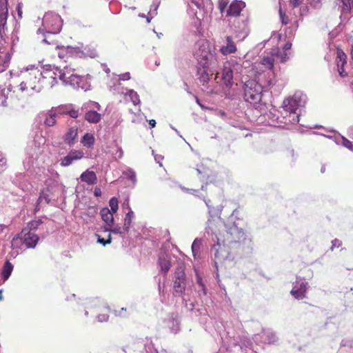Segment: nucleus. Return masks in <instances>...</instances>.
I'll use <instances>...</instances> for the list:
<instances>
[{"instance_id": "obj_58", "label": "nucleus", "mask_w": 353, "mask_h": 353, "mask_svg": "<svg viewBox=\"0 0 353 353\" xmlns=\"http://www.w3.org/2000/svg\"><path fill=\"white\" fill-rule=\"evenodd\" d=\"M108 319V316H103V320L105 321Z\"/></svg>"}, {"instance_id": "obj_19", "label": "nucleus", "mask_w": 353, "mask_h": 353, "mask_svg": "<svg viewBox=\"0 0 353 353\" xmlns=\"http://www.w3.org/2000/svg\"><path fill=\"white\" fill-rule=\"evenodd\" d=\"M225 40L226 45L221 47V53L223 55H228L236 52L237 48L235 43L233 41L232 38L230 36H227Z\"/></svg>"}, {"instance_id": "obj_20", "label": "nucleus", "mask_w": 353, "mask_h": 353, "mask_svg": "<svg viewBox=\"0 0 353 353\" xmlns=\"http://www.w3.org/2000/svg\"><path fill=\"white\" fill-rule=\"evenodd\" d=\"M80 179L81 181L86 183L88 185H94L97 182V176L95 172L88 170L81 174Z\"/></svg>"}, {"instance_id": "obj_49", "label": "nucleus", "mask_w": 353, "mask_h": 353, "mask_svg": "<svg viewBox=\"0 0 353 353\" xmlns=\"http://www.w3.org/2000/svg\"><path fill=\"white\" fill-rule=\"evenodd\" d=\"M130 73L123 74L121 77V79L123 81L128 80V79H130Z\"/></svg>"}, {"instance_id": "obj_41", "label": "nucleus", "mask_w": 353, "mask_h": 353, "mask_svg": "<svg viewBox=\"0 0 353 353\" xmlns=\"http://www.w3.org/2000/svg\"><path fill=\"white\" fill-rule=\"evenodd\" d=\"M106 231H110L111 232H113L114 234H121L123 233L122 229L120 227H116L112 230H110V228H105Z\"/></svg>"}, {"instance_id": "obj_27", "label": "nucleus", "mask_w": 353, "mask_h": 353, "mask_svg": "<svg viewBox=\"0 0 353 353\" xmlns=\"http://www.w3.org/2000/svg\"><path fill=\"white\" fill-rule=\"evenodd\" d=\"M94 137L90 133H85L81 140V144L87 148H92L94 145Z\"/></svg>"}, {"instance_id": "obj_5", "label": "nucleus", "mask_w": 353, "mask_h": 353, "mask_svg": "<svg viewBox=\"0 0 353 353\" xmlns=\"http://www.w3.org/2000/svg\"><path fill=\"white\" fill-rule=\"evenodd\" d=\"M263 87L255 80H249L244 85V99L247 102L256 104L262 98Z\"/></svg>"}, {"instance_id": "obj_31", "label": "nucleus", "mask_w": 353, "mask_h": 353, "mask_svg": "<svg viewBox=\"0 0 353 353\" xmlns=\"http://www.w3.org/2000/svg\"><path fill=\"white\" fill-rule=\"evenodd\" d=\"M342 3L341 10L343 13H350L353 9V0H341Z\"/></svg>"}, {"instance_id": "obj_59", "label": "nucleus", "mask_w": 353, "mask_h": 353, "mask_svg": "<svg viewBox=\"0 0 353 353\" xmlns=\"http://www.w3.org/2000/svg\"><path fill=\"white\" fill-rule=\"evenodd\" d=\"M2 299V294H1V292H0V301Z\"/></svg>"}, {"instance_id": "obj_21", "label": "nucleus", "mask_w": 353, "mask_h": 353, "mask_svg": "<svg viewBox=\"0 0 353 353\" xmlns=\"http://www.w3.org/2000/svg\"><path fill=\"white\" fill-rule=\"evenodd\" d=\"M102 220L105 223L108 228H111L114 224L113 212L108 208H104L100 212Z\"/></svg>"}, {"instance_id": "obj_18", "label": "nucleus", "mask_w": 353, "mask_h": 353, "mask_svg": "<svg viewBox=\"0 0 353 353\" xmlns=\"http://www.w3.org/2000/svg\"><path fill=\"white\" fill-rule=\"evenodd\" d=\"M245 7V3L241 1H234L231 3L227 10L228 17H236L240 15L242 9Z\"/></svg>"}, {"instance_id": "obj_47", "label": "nucleus", "mask_w": 353, "mask_h": 353, "mask_svg": "<svg viewBox=\"0 0 353 353\" xmlns=\"http://www.w3.org/2000/svg\"><path fill=\"white\" fill-rule=\"evenodd\" d=\"M128 177L130 180H132L134 182L136 181V174L134 172H130Z\"/></svg>"}, {"instance_id": "obj_16", "label": "nucleus", "mask_w": 353, "mask_h": 353, "mask_svg": "<svg viewBox=\"0 0 353 353\" xmlns=\"http://www.w3.org/2000/svg\"><path fill=\"white\" fill-rule=\"evenodd\" d=\"M44 74L46 75L48 78V80L46 79L47 82H50L52 80H54V82H53V85H54L57 83V79L59 78V72H67V70H65V65L63 67V69H60L57 67H52L51 65H46L44 68Z\"/></svg>"}, {"instance_id": "obj_56", "label": "nucleus", "mask_w": 353, "mask_h": 353, "mask_svg": "<svg viewBox=\"0 0 353 353\" xmlns=\"http://www.w3.org/2000/svg\"><path fill=\"white\" fill-rule=\"evenodd\" d=\"M189 190L190 191V192H191L192 194H194V192H196V190H192H192Z\"/></svg>"}, {"instance_id": "obj_37", "label": "nucleus", "mask_w": 353, "mask_h": 353, "mask_svg": "<svg viewBox=\"0 0 353 353\" xmlns=\"http://www.w3.org/2000/svg\"><path fill=\"white\" fill-rule=\"evenodd\" d=\"M279 17L283 25H287L289 23V18L286 15V14L282 10L281 8H279Z\"/></svg>"}, {"instance_id": "obj_38", "label": "nucleus", "mask_w": 353, "mask_h": 353, "mask_svg": "<svg viewBox=\"0 0 353 353\" xmlns=\"http://www.w3.org/2000/svg\"><path fill=\"white\" fill-rule=\"evenodd\" d=\"M228 0H219L218 8L223 13L228 5Z\"/></svg>"}, {"instance_id": "obj_43", "label": "nucleus", "mask_w": 353, "mask_h": 353, "mask_svg": "<svg viewBox=\"0 0 353 353\" xmlns=\"http://www.w3.org/2000/svg\"><path fill=\"white\" fill-rule=\"evenodd\" d=\"M21 7L22 6H21V3H19L17 7V13H18V16L19 18L22 17V8Z\"/></svg>"}, {"instance_id": "obj_54", "label": "nucleus", "mask_w": 353, "mask_h": 353, "mask_svg": "<svg viewBox=\"0 0 353 353\" xmlns=\"http://www.w3.org/2000/svg\"><path fill=\"white\" fill-rule=\"evenodd\" d=\"M286 57H287V54H286V53H284V54H283V57H282V58H281V62H284V61H285V60H286Z\"/></svg>"}, {"instance_id": "obj_57", "label": "nucleus", "mask_w": 353, "mask_h": 353, "mask_svg": "<svg viewBox=\"0 0 353 353\" xmlns=\"http://www.w3.org/2000/svg\"><path fill=\"white\" fill-rule=\"evenodd\" d=\"M146 20L148 23L150 22V19L149 17H146Z\"/></svg>"}, {"instance_id": "obj_12", "label": "nucleus", "mask_w": 353, "mask_h": 353, "mask_svg": "<svg viewBox=\"0 0 353 353\" xmlns=\"http://www.w3.org/2000/svg\"><path fill=\"white\" fill-rule=\"evenodd\" d=\"M8 0H0V35L3 37L7 30V19L8 17Z\"/></svg>"}, {"instance_id": "obj_25", "label": "nucleus", "mask_w": 353, "mask_h": 353, "mask_svg": "<svg viewBox=\"0 0 353 353\" xmlns=\"http://www.w3.org/2000/svg\"><path fill=\"white\" fill-rule=\"evenodd\" d=\"M84 119L88 123H98L101 120V116L94 110H90L85 114Z\"/></svg>"}, {"instance_id": "obj_6", "label": "nucleus", "mask_w": 353, "mask_h": 353, "mask_svg": "<svg viewBox=\"0 0 353 353\" xmlns=\"http://www.w3.org/2000/svg\"><path fill=\"white\" fill-rule=\"evenodd\" d=\"M196 46L197 48L194 52V57L199 65L203 68H207L209 65V62L214 57L210 50L209 42L202 39L196 43Z\"/></svg>"}, {"instance_id": "obj_48", "label": "nucleus", "mask_w": 353, "mask_h": 353, "mask_svg": "<svg viewBox=\"0 0 353 353\" xmlns=\"http://www.w3.org/2000/svg\"><path fill=\"white\" fill-rule=\"evenodd\" d=\"M291 48H292V43L290 42H287V43H285V45L283 46V50H288Z\"/></svg>"}, {"instance_id": "obj_22", "label": "nucleus", "mask_w": 353, "mask_h": 353, "mask_svg": "<svg viewBox=\"0 0 353 353\" xmlns=\"http://www.w3.org/2000/svg\"><path fill=\"white\" fill-rule=\"evenodd\" d=\"M222 80L226 85H230L232 84L233 71L230 66H223L222 70Z\"/></svg>"}, {"instance_id": "obj_52", "label": "nucleus", "mask_w": 353, "mask_h": 353, "mask_svg": "<svg viewBox=\"0 0 353 353\" xmlns=\"http://www.w3.org/2000/svg\"><path fill=\"white\" fill-rule=\"evenodd\" d=\"M88 210H90V212H89L90 214H92V216H93L94 215V214L96 213V210L94 208H88Z\"/></svg>"}, {"instance_id": "obj_7", "label": "nucleus", "mask_w": 353, "mask_h": 353, "mask_svg": "<svg viewBox=\"0 0 353 353\" xmlns=\"http://www.w3.org/2000/svg\"><path fill=\"white\" fill-rule=\"evenodd\" d=\"M42 27L46 32L57 34L61 30L62 19L59 14L54 12H46L43 18Z\"/></svg>"}, {"instance_id": "obj_1", "label": "nucleus", "mask_w": 353, "mask_h": 353, "mask_svg": "<svg viewBox=\"0 0 353 353\" xmlns=\"http://www.w3.org/2000/svg\"><path fill=\"white\" fill-rule=\"evenodd\" d=\"M44 50L50 55L54 56V52H57V55L61 59H63L65 63H72L73 59H85L88 57L94 58L97 56L94 49H90L85 46L82 48L79 47L64 46L60 44L57 34L51 32H46L44 39Z\"/></svg>"}, {"instance_id": "obj_32", "label": "nucleus", "mask_w": 353, "mask_h": 353, "mask_svg": "<svg viewBox=\"0 0 353 353\" xmlns=\"http://www.w3.org/2000/svg\"><path fill=\"white\" fill-rule=\"evenodd\" d=\"M201 246V241L199 239H195L192 245V250L194 258L199 254Z\"/></svg>"}, {"instance_id": "obj_23", "label": "nucleus", "mask_w": 353, "mask_h": 353, "mask_svg": "<svg viewBox=\"0 0 353 353\" xmlns=\"http://www.w3.org/2000/svg\"><path fill=\"white\" fill-rule=\"evenodd\" d=\"M59 113V110H50L46 114V119L44 123L48 126H54L57 123V117Z\"/></svg>"}, {"instance_id": "obj_45", "label": "nucleus", "mask_w": 353, "mask_h": 353, "mask_svg": "<svg viewBox=\"0 0 353 353\" xmlns=\"http://www.w3.org/2000/svg\"><path fill=\"white\" fill-rule=\"evenodd\" d=\"M200 290L199 291H202V293H203V295L205 296L207 294V292H206V288L205 287V285L203 284V285H201L200 286H199Z\"/></svg>"}, {"instance_id": "obj_29", "label": "nucleus", "mask_w": 353, "mask_h": 353, "mask_svg": "<svg viewBox=\"0 0 353 353\" xmlns=\"http://www.w3.org/2000/svg\"><path fill=\"white\" fill-rule=\"evenodd\" d=\"M13 270V265L9 261H6L2 268V276L4 280H7Z\"/></svg>"}, {"instance_id": "obj_11", "label": "nucleus", "mask_w": 353, "mask_h": 353, "mask_svg": "<svg viewBox=\"0 0 353 353\" xmlns=\"http://www.w3.org/2000/svg\"><path fill=\"white\" fill-rule=\"evenodd\" d=\"M300 100L295 96L286 99L283 102V106L285 111L288 112L290 114H293V118L290 121L298 123L299 115L296 114V111L299 108Z\"/></svg>"}, {"instance_id": "obj_26", "label": "nucleus", "mask_w": 353, "mask_h": 353, "mask_svg": "<svg viewBox=\"0 0 353 353\" xmlns=\"http://www.w3.org/2000/svg\"><path fill=\"white\" fill-rule=\"evenodd\" d=\"M212 74H210L208 72L206 68L202 67V68H199L197 70V76L199 81L203 83V85L207 83L210 80V77Z\"/></svg>"}, {"instance_id": "obj_4", "label": "nucleus", "mask_w": 353, "mask_h": 353, "mask_svg": "<svg viewBox=\"0 0 353 353\" xmlns=\"http://www.w3.org/2000/svg\"><path fill=\"white\" fill-rule=\"evenodd\" d=\"M79 59H73L72 63H68V64L65 65L67 72H59V79L65 83H69L74 88H83L81 84L83 77L74 73L79 68Z\"/></svg>"}, {"instance_id": "obj_13", "label": "nucleus", "mask_w": 353, "mask_h": 353, "mask_svg": "<svg viewBox=\"0 0 353 353\" xmlns=\"http://www.w3.org/2000/svg\"><path fill=\"white\" fill-rule=\"evenodd\" d=\"M308 283L302 280L296 281L294 283L290 294L296 299H303L306 296Z\"/></svg>"}, {"instance_id": "obj_35", "label": "nucleus", "mask_w": 353, "mask_h": 353, "mask_svg": "<svg viewBox=\"0 0 353 353\" xmlns=\"http://www.w3.org/2000/svg\"><path fill=\"white\" fill-rule=\"evenodd\" d=\"M109 205L111 208V212L115 213L118 210V200L116 197H112L109 201Z\"/></svg>"}, {"instance_id": "obj_44", "label": "nucleus", "mask_w": 353, "mask_h": 353, "mask_svg": "<svg viewBox=\"0 0 353 353\" xmlns=\"http://www.w3.org/2000/svg\"><path fill=\"white\" fill-rule=\"evenodd\" d=\"M5 96L2 94V91L0 90V105H5Z\"/></svg>"}, {"instance_id": "obj_46", "label": "nucleus", "mask_w": 353, "mask_h": 353, "mask_svg": "<svg viewBox=\"0 0 353 353\" xmlns=\"http://www.w3.org/2000/svg\"><path fill=\"white\" fill-rule=\"evenodd\" d=\"M203 200H204V201H205V203L206 205H207L209 208H212V202H211V201H210V199H205V197L204 196V197H203Z\"/></svg>"}, {"instance_id": "obj_34", "label": "nucleus", "mask_w": 353, "mask_h": 353, "mask_svg": "<svg viewBox=\"0 0 353 353\" xmlns=\"http://www.w3.org/2000/svg\"><path fill=\"white\" fill-rule=\"evenodd\" d=\"M128 94L130 97V99L133 104L138 105L140 103L139 96L138 94L132 90L128 91Z\"/></svg>"}, {"instance_id": "obj_51", "label": "nucleus", "mask_w": 353, "mask_h": 353, "mask_svg": "<svg viewBox=\"0 0 353 353\" xmlns=\"http://www.w3.org/2000/svg\"><path fill=\"white\" fill-rule=\"evenodd\" d=\"M94 193L96 196H101V190L99 188H95Z\"/></svg>"}, {"instance_id": "obj_55", "label": "nucleus", "mask_w": 353, "mask_h": 353, "mask_svg": "<svg viewBox=\"0 0 353 353\" xmlns=\"http://www.w3.org/2000/svg\"><path fill=\"white\" fill-rule=\"evenodd\" d=\"M351 59L353 61V44L352 45Z\"/></svg>"}, {"instance_id": "obj_30", "label": "nucleus", "mask_w": 353, "mask_h": 353, "mask_svg": "<svg viewBox=\"0 0 353 353\" xmlns=\"http://www.w3.org/2000/svg\"><path fill=\"white\" fill-rule=\"evenodd\" d=\"M134 216V212H132V210H130V211L126 214L125 217L124 219L123 230H125L127 232L129 230Z\"/></svg>"}, {"instance_id": "obj_36", "label": "nucleus", "mask_w": 353, "mask_h": 353, "mask_svg": "<svg viewBox=\"0 0 353 353\" xmlns=\"http://www.w3.org/2000/svg\"><path fill=\"white\" fill-rule=\"evenodd\" d=\"M59 114H67L70 115L72 118L77 119L79 117V110L72 109L70 110H68L66 112H61V109H59Z\"/></svg>"}, {"instance_id": "obj_24", "label": "nucleus", "mask_w": 353, "mask_h": 353, "mask_svg": "<svg viewBox=\"0 0 353 353\" xmlns=\"http://www.w3.org/2000/svg\"><path fill=\"white\" fill-rule=\"evenodd\" d=\"M337 54V58L339 59V61L337 63L338 71L341 77H345L347 75V73L345 72L343 69V66L346 63V55L343 52H338Z\"/></svg>"}, {"instance_id": "obj_39", "label": "nucleus", "mask_w": 353, "mask_h": 353, "mask_svg": "<svg viewBox=\"0 0 353 353\" xmlns=\"http://www.w3.org/2000/svg\"><path fill=\"white\" fill-rule=\"evenodd\" d=\"M98 242L103 244V245H105L107 244H110L111 243V235H108V238L105 240L103 238H101L100 236H98Z\"/></svg>"}, {"instance_id": "obj_40", "label": "nucleus", "mask_w": 353, "mask_h": 353, "mask_svg": "<svg viewBox=\"0 0 353 353\" xmlns=\"http://www.w3.org/2000/svg\"><path fill=\"white\" fill-rule=\"evenodd\" d=\"M332 244L330 250H333L335 248H340L342 245V241L338 239H335L332 241Z\"/></svg>"}, {"instance_id": "obj_28", "label": "nucleus", "mask_w": 353, "mask_h": 353, "mask_svg": "<svg viewBox=\"0 0 353 353\" xmlns=\"http://www.w3.org/2000/svg\"><path fill=\"white\" fill-rule=\"evenodd\" d=\"M159 264L163 272L166 274L171 267L170 260L167 256H160L159 259Z\"/></svg>"}, {"instance_id": "obj_14", "label": "nucleus", "mask_w": 353, "mask_h": 353, "mask_svg": "<svg viewBox=\"0 0 353 353\" xmlns=\"http://www.w3.org/2000/svg\"><path fill=\"white\" fill-rule=\"evenodd\" d=\"M84 152L81 150H72L70 152L61 159L60 165L62 167L70 165L74 161H77L84 157Z\"/></svg>"}, {"instance_id": "obj_42", "label": "nucleus", "mask_w": 353, "mask_h": 353, "mask_svg": "<svg viewBox=\"0 0 353 353\" xmlns=\"http://www.w3.org/2000/svg\"><path fill=\"white\" fill-rule=\"evenodd\" d=\"M301 3V0H290V4L293 8H297Z\"/></svg>"}, {"instance_id": "obj_33", "label": "nucleus", "mask_w": 353, "mask_h": 353, "mask_svg": "<svg viewBox=\"0 0 353 353\" xmlns=\"http://www.w3.org/2000/svg\"><path fill=\"white\" fill-rule=\"evenodd\" d=\"M43 223L41 219L33 220L28 223L27 228L24 229H28L29 231L36 230L39 226Z\"/></svg>"}, {"instance_id": "obj_60", "label": "nucleus", "mask_w": 353, "mask_h": 353, "mask_svg": "<svg viewBox=\"0 0 353 353\" xmlns=\"http://www.w3.org/2000/svg\"><path fill=\"white\" fill-rule=\"evenodd\" d=\"M201 189L203 190H204V186H201Z\"/></svg>"}, {"instance_id": "obj_53", "label": "nucleus", "mask_w": 353, "mask_h": 353, "mask_svg": "<svg viewBox=\"0 0 353 353\" xmlns=\"http://www.w3.org/2000/svg\"><path fill=\"white\" fill-rule=\"evenodd\" d=\"M197 283L199 285V286H200L201 285H203L204 284L202 281V279L201 277L198 276V279H197Z\"/></svg>"}, {"instance_id": "obj_2", "label": "nucleus", "mask_w": 353, "mask_h": 353, "mask_svg": "<svg viewBox=\"0 0 353 353\" xmlns=\"http://www.w3.org/2000/svg\"><path fill=\"white\" fill-rule=\"evenodd\" d=\"M48 78L44 71L41 72L37 68L32 69L25 74L24 81L19 85L20 90L39 92L44 88H52L54 80L51 79L50 82H47L46 79L48 80Z\"/></svg>"}, {"instance_id": "obj_8", "label": "nucleus", "mask_w": 353, "mask_h": 353, "mask_svg": "<svg viewBox=\"0 0 353 353\" xmlns=\"http://www.w3.org/2000/svg\"><path fill=\"white\" fill-rule=\"evenodd\" d=\"M39 239L37 234L29 231L28 229H23L21 233L13 238L12 243H17V241H19L27 248H34L37 245Z\"/></svg>"}, {"instance_id": "obj_50", "label": "nucleus", "mask_w": 353, "mask_h": 353, "mask_svg": "<svg viewBox=\"0 0 353 353\" xmlns=\"http://www.w3.org/2000/svg\"><path fill=\"white\" fill-rule=\"evenodd\" d=\"M149 125H150V128H154V127H155V125H156V121H155V120H154V119H150V120L149 121Z\"/></svg>"}, {"instance_id": "obj_17", "label": "nucleus", "mask_w": 353, "mask_h": 353, "mask_svg": "<svg viewBox=\"0 0 353 353\" xmlns=\"http://www.w3.org/2000/svg\"><path fill=\"white\" fill-rule=\"evenodd\" d=\"M79 128L77 126L70 127L63 136V140L69 146L74 145L78 137Z\"/></svg>"}, {"instance_id": "obj_15", "label": "nucleus", "mask_w": 353, "mask_h": 353, "mask_svg": "<svg viewBox=\"0 0 353 353\" xmlns=\"http://www.w3.org/2000/svg\"><path fill=\"white\" fill-rule=\"evenodd\" d=\"M227 245L223 244L222 239L217 237L216 243L214 244L212 248V252H214V258L216 260L221 261L223 259L228 253V250H226Z\"/></svg>"}, {"instance_id": "obj_9", "label": "nucleus", "mask_w": 353, "mask_h": 353, "mask_svg": "<svg viewBox=\"0 0 353 353\" xmlns=\"http://www.w3.org/2000/svg\"><path fill=\"white\" fill-rule=\"evenodd\" d=\"M173 283L174 295L177 296V294H182L186 286V276L184 270L181 268H178L174 272Z\"/></svg>"}, {"instance_id": "obj_10", "label": "nucleus", "mask_w": 353, "mask_h": 353, "mask_svg": "<svg viewBox=\"0 0 353 353\" xmlns=\"http://www.w3.org/2000/svg\"><path fill=\"white\" fill-rule=\"evenodd\" d=\"M274 65V59L272 56H264L259 61L254 63L253 70L256 74H260L262 72L270 70L272 71Z\"/></svg>"}, {"instance_id": "obj_3", "label": "nucleus", "mask_w": 353, "mask_h": 353, "mask_svg": "<svg viewBox=\"0 0 353 353\" xmlns=\"http://www.w3.org/2000/svg\"><path fill=\"white\" fill-rule=\"evenodd\" d=\"M220 237L223 244H226L230 248L239 247L246 239L243 230L235 224L227 227Z\"/></svg>"}]
</instances>
